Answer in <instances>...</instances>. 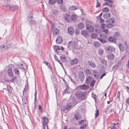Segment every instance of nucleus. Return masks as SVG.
Segmentation results:
<instances>
[{"label": "nucleus", "mask_w": 129, "mask_h": 129, "mask_svg": "<svg viewBox=\"0 0 129 129\" xmlns=\"http://www.w3.org/2000/svg\"><path fill=\"white\" fill-rule=\"evenodd\" d=\"M75 105H73L72 103H70L67 104L65 106L62 108L61 109V110L63 111L68 112Z\"/></svg>", "instance_id": "obj_1"}, {"label": "nucleus", "mask_w": 129, "mask_h": 129, "mask_svg": "<svg viewBox=\"0 0 129 129\" xmlns=\"http://www.w3.org/2000/svg\"><path fill=\"white\" fill-rule=\"evenodd\" d=\"M75 95L78 98L83 100L85 99V94L84 92L78 91L76 92Z\"/></svg>", "instance_id": "obj_2"}, {"label": "nucleus", "mask_w": 129, "mask_h": 129, "mask_svg": "<svg viewBox=\"0 0 129 129\" xmlns=\"http://www.w3.org/2000/svg\"><path fill=\"white\" fill-rule=\"evenodd\" d=\"M5 7H6L8 9H10L13 11L17 10L18 8V7L17 6H14L13 5H9L8 4L4 5Z\"/></svg>", "instance_id": "obj_3"}, {"label": "nucleus", "mask_w": 129, "mask_h": 129, "mask_svg": "<svg viewBox=\"0 0 129 129\" xmlns=\"http://www.w3.org/2000/svg\"><path fill=\"white\" fill-rule=\"evenodd\" d=\"M69 12L66 13L63 15V18L67 22H70V16Z\"/></svg>", "instance_id": "obj_4"}, {"label": "nucleus", "mask_w": 129, "mask_h": 129, "mask_svg": "<svg viewBox=\"0 0 129 129\" xmlns=\"http://www.w3.org/2000/svg\"><path fill=\"white\" fill-rule=\"evenodd\" d=\"M78 76L79 79L81 81H83L84 80L85 78V76L83 72L80 71L79 72Z\"/></svg>", "instance_id": "obj_5"}, {"label": "nucleus", "mask_w": 129, "mask_h": 129, "mask_svg": "<svg viewBox=\"0 0 129 129\" xmlns=\"http://www.w3.org/2000/svg\"><path fill=\"white\" fill-rule=\"evenodd\" d=\"M78 61L79 60L78 59L75 58L70 60V64L71 65H75L78 63Z\"/></svg>", "instance_id": "obj_6"}, {"label": "nucleus", "mask_w": 129, "mask_h": 129, "mask_svg": "<svg viewBox=\"0 0 129 129\" xmlns=\"http://www.w3.org/2000/svg\"><path fill=\"white\" fill-rule=\"evenodd\" d=\"M86 28L89 31L92 33L94 31V28L91 25L89 24H87L86 26Z\"/></svg>", "instance_id": "obj_7"}, {"label": "nucleus", "mask_w": 129, "mask_h": 129, "mask_svg": "<svg viewBox=\"0 0 129 129\" xmlns=\"http://www.w3.org/2000/svg\"><path fill=\"white\" fill-rule=\"evenodd\" d=\"M105 49L106 52H111L114 50V48L112 46H109L105 48Z\"/></svg>", "instance_id": "obj_8"}, {"label": "nucleus", "mask_w": 129, "mask_h": 129, "mask_svg": "<svg viewBox=\"0 0 129 129\" xmlns=\"http://www.w3.org/2000/svg\"><path fill=\"white\" fill-rule=\"evenodd\" d=\"M53 34L54 36H56L59 34V29L57 28H54L52 29Z\"/></svg>", "instance_id": "obj_9"}, {"label": "nucleus", "mask_w": 129, "mask_h": 129, "mask_svg": "<svg viewBox=\"0 0 129 129\" xmlns=\"http://www.w3.org/2000/svg\"><path fill=\"white\" fill-rule=\"evenodd\" d=\"M69 34L71 35H72L74 32V29L72 27H69L68 28Z\"/></svg>", "instance_id": "obj_10"}, {"label": "nucleus", "mask_w": 129, "mask_h": 129, "mask_svg": "<svg viewBox=\"0 0 129 129\" xmlns=\"http://www.w3.org/2000/svg\"><path fill=\"white\" fill-rule=\"evenodd\" d=\"M74 117L75 119H76L77 120H79L81 118V115L78 113H75L74 116Z\"/></svg>", "instance_id": "obj_11"}, {"label": "nucleus", "mask_w": 129, "mask_h": 129, "mask_svg": "<svg viewBox=\"0 0 129 129\" xmlns=\"http://www.w3.org/2000/svg\"><path fill=\"white\" fill-rule=\"evenodd\" d=\"M103 34H101L100 35V36L101 37V38H98V39L103 43H106V41L103 39V38H105V37H103Z\"/></svg>", "instance_id": "obj_12"}, {"label": "nucleus", "mask_w": 129, "mask_h": 129, "mask_svg": "<svg viewBox=\"0 0 129 129\" xmlns=\"http://www.w3.org/2000/svg\"><path fill=\"white\" fill-rule=\"evenodd\" d=\"M79 87L81 90H85L87 89L88 88V86L84 84L82 85L79 86Z\"/></svg>", "instance_id": "obj_13"}, {"label": "nucleus", "mask_w": 129, "mask_h": 129, "mask_svg": "<svg viewBox=\"0 0 129 129\" xmlns=\"http://www.w3.org/2000/svg\"><path fill=\"white\" fill-rule=\"evenodd\" d=\"M8 75L10 77H13V75L12 69L9 68L8 69Z\"/></svg>", "instance_id": "obj_14"}, {"label": "nucleus", "mask_w": 129, "mask_h": 129, "mask_svg": "<svg viewBox=\"0 0 129 129\" xmlns=\"http://www.w3.org/2000/svg\"><path fill=\"white\" fill-rule=\"evenodd\" d=\"M81 34L86 37L88 36V32L86 30H82L81 32Z\"/></svg>", "instance_id": "obj_15"}, {"label": "nucleus", "mask_w": 129, "mask_h": 129, "mask_svg": "<svg viewBox=\"0 0 129 129\" xmlns=\"http://www.w3.org/2000/svg\"><path fill=\"white\" fill-rule=\"evenodd\" d=\"M114 55L112 53L109 54H108L107 56L108 59L110 60H113L114 58Z\"/></svg>", "instance_id": "obj_16"}, {"label": "nucleus", "mask_w": 129, "mask_h": 129, "mask_svg": "<svg viewBox=\"0 0 129 129\" xmlns=\"http://www.w3.org/2000/svg\"><path fill=\"white\" fill-rule=\"evenodd\" d=\"M88 65L92 68H94L95 67V65L94 63L91 61H88L87 62Z\"/></svg>", "instance_id": "obj_17"}, {"label": "nucleus", "mask_w": 129, "mask_h": 129, "mask_svg": "<svg viewBox=\"0 0 129 129\" xmlns=\"http://www.w3.org/2000/svg\"><path fill=\"white\" fill-rule=\"evenodd\" d=\"M111 16V14L109 13H107L104 14L103 17L106 19H108L110 18Z\"/></svg>", "instance_id": "obj_18"}, {"label": "nucleus", "mask_w": 129, "mask_h": 129, "mask_svg": "<svg viewBox=\"0 0 129 129\" xmlns=\"http://www.w3.org/2000/svg\"><path fill=\"white\" fill-rule=\"evenodd\" d=\"M77 18V16L75 14H72L70 16V22L71 21H74Z\"/></svg>", "instance_id": "obj_19"}, {"label": "nucleus", "mask_w": 129, "mask_h": 129, "mask_svg": "<svg viewBox=\"0 0 129 129\" xmlns=\"http://www.w3.org/2000/svg\"><path fill=\"white\" fill-rule=\"evenodd\" d=\"M77 26L79 28L82 29L84 27V25L83 22H81L78 23Z\"/></svg>", "instance_id": "obj_20"}, {"label": "nucleus", "mask_w": 129, "mask_h": 129, "mask_svg": "<svg viewBox=\"0 0 129 129\" xmlns=\"http://www.w3.org/2000/svg\"><path fill=\"white\" fill-rule=\"evenodd\" d=\"M56 42L58 44H60L62 42V38L60 36H59L56 40Z\"/></svg>", "instance_id": "obj_21"}, {"label": "nucleus", "mask_w": 129, "mask_h": 129, "mask_svg": "<svg viewBox=\"0 0 129 129\" xmlns=\"http://www.w3.org/2000/svg\"><path fill=\"white\" fill-rule=\"evenodd\" d=\"M116 39L113 37H110L109 38L108 40L111 42L115 43L116 42Z\"/></svg>", "instance_id": "obj_22"}, {"label": "nucleus", "mask_w": 129, "mask_h": 129, "mask_svg": "<svg viewBox=\"0 0 129 129\" xmlns=\"http://www.w3.org/2000/svg\"><path fill=\"white\" fill-rule=\"evenodd\" d=\"M42 118L43 119V124H47L48 122V119L47 118L45 117H43Z\"/></svg>", "instance_id": "obj_23"}, {"label": "nucleus", "mask_w": 129, "mask_h": 129, "mask_svg": "<svg viewBox=\"0 0 129 129\" xmlns=\"http://www.w3.org/2000/svg\"><path fill=\"white\" fill-rule=\"evenodd\" d=\"M118 46L120 50L122 51H123L124 50V48L123 45L121 44H119Z\"/></svg>", "instance_id": "obj_24"}, {"label": "nucleus", "mask_w": 129, "mask_h": 129, "mask_svg": "<svg viewBox=\"0 0 129 129\" xmlns=\"http://www.w3.org/2000/svg\"><path fill=\"white\" fill-rule=\"evenodd\" d=\"M91 77H87L86 79L85 82L87 84L89 83V82L91 81Z\"/></svg>", "instance_id": "obj_25"}, {"label": "nucleus", "mask_w": 129, "mask_h": 129, "mask_svg": "<svg viewBox=\"0 0 129 129\" xmlns=\"http://www.w3.org/2000/svg\"><path fill=\"white\" fill-rule=\"evenodd\" d=\"M78 8L75 6H73L70 7L69 9V10L72 11L76 10Z\"/></svg>", "instance_id": "obj_26"}, {"label": "nucleus", "mask_w": 129, "mask_h": 129, "mask_svg": "<svg viewBox=\"0 0 129 129\" xmlns=\"http://www.w3.org/2000/svg\"><path fill=\"white\" fill-rule=\"evenodd\" d=\"M13 70L16 74L19 75V72L18 69L17 68H14L13 69Z\"/></svg>", "instance_id": "obj_27"}, {"label": "nucleus", "mask_w": 129, "mask_h": 129, "mask_svg": "<svg viewBox=\"0 0 129 129\" xmlns=\"http://www.w3.org/2000/svg\"><path fill=\"white\" fill-rule=\"evenodd\" d=\"M94 45L96 48L100 46L99 42L97 41H96L94 42Z\"/></svg>", "instance_id": "obj_28"}, {"label": "nucleus", "mask_w": 129, "mask_h": 129, "mask_svg": "<svg viewBox=\"0 0 129 129\" xmlns=\"http://www.w3.org/2000/svg\"><path fill=\"white\" fill-rule=\"evenodd\" d=\"M60 58L61 60L63 62L67 60V59L66 57V56L64 55H62L60 56Z\"/></svg>", "instance_id": "obj_29"}, {"label": "nucleus", "mask_w": 129, "mask_h": 129, "mask_svg": "<svg viewBox=\"0 0 129 129\" xmlns=\"http://www.w3.org/2000/svg\"><path fill=\"white\" fill-rule=\"evenodd\" d=\"M106 22L108 23H112L114 22V20L112 18H111L107 20Z\"/></svg>", "instance_id": "obj_30"}, {"label": "nucleus", "mask_w": 129, "mask_h": 129, "mask_svg": "<svg viewBox=\"0 0 129 129\" xmlns=\"http://www.w3.org/2000/svg\"><path fill=\"white\" fill-rule=\"evenodd\" d=\"M113 24L111 23H108L106 24V27L108 28H110L113 26Z\"/></svg>", "instance_id": "obj_31"}, {"label": "nucleus", "mask_w": 129, "mask_h": 129, "mask_svg": "<svg viewBox=\"0 0 129 129\" xmlns=\"http://www.w3.org/2000/svg\"><path fill=\"white\" fill-rule=\"evenodd\" d=\"M98 52L99 54L102 55L104 51L103 49L100 48L98 50Z\"/></svg>", "instance_id": "obj_32"}, {"label": "nucleus", "mask_w": 129, "mask_h": 129, "mask_svg": "<svg viewBox=\"0 0 129 129\" xmlns=\"http://www.w3.org/2000/svg\"><path fill=\"white\" fill-rule=\"evenodd\" d=\"M22 101L23 104L24 105L26 104L27 101V99L25 97L23 98L22 99Z\"/></svg>", "instance_id": "obj_33"}, {"label": "nucleus", "mask_w": 129, "mask_h": 129, "mask_svg": "<svg viewBox=\"0 0 129 129\" xmlns=\"http://www.w3.org/2000/svg\"><path fill=\"white\" fill-rule=\"evenodd\" d=\"M7 88L8 92L10 93H12V90L10 85H7Z\"/></svg>", "instance_id": "obj_34"}, {"label": "nucleus", "mask_w": 129, "mask_h": 129, "mask_svg": "<svg viewBox=\"0 0 129 129\" xmlns=\"http://www.w3.org/2000/svg\"><path fill=\"white\" fill-rule=\"evenodd\" d=\"M108 2H105L103 4V5L107 6L108 3H110L111 4L113 3V1H108Z\"/></svg>", "instance_id": "obj_35"}, {"label": "nucleus", "mask_w": 129, "mask_h": 129, "mask_svg": "<svg viewBox=\"0 0 129 129\" xmlns=\"http://www.w3.org/2000/svg\"><path fill=\"white\" fill-rule=\"evenodd\" d=\"M109 9L108 8L105 7L103 8V12H108L109 11Z\"/></svg>", "instance_id": "obj_36"}, {"label": "nucleus", "mask_w": 129, "mask_h": 129, "mask_svg": "<svg viewBox=\"0 0 129 129\" xmlns=\"http://www.w3.org/2000/svg\"><path fill=\"white\" fill-rule=\"evenodd\" d=\"M9 47V45H6L3 46L2 48H4V49H6V50H7Z\"/></svg>", "instance_id": "obj_37"}, {"label": "nucleus", "mask_w": 129, "mask_h": 129, "mask_svg": "<svg viewBox=\"0 0 129 129\" xmlns=\"http://www.w3.org/2000/svg\"><path fill=\"white\" fill-rule=\"evenodd\" d=\"M101 63L104 64H106V61L104 59H102L101 60Z\"/></svg>", "instance_id": "obj_38"}, {"label": "nucleus", "mask_w": 129, "mask_h": 129, "mask_svg": "<svg viewBox=\"0 0 129 129\" xmlns=\"http://www.w3.org/2000/svg\"><path fill=\"white\" fill-rule=\"evenodd\" d=\"M56 1H49V3L50 5L53 4L55 3Z\"/></svg>", "instance_id": "obj_39"}, {"label": "nucleus", "mask_w": 129, "mask_h": 129, "mask_svg": "<svg viewBox=\"0 0 129 129\" xmlns=\"http://www.w3.org/2000/svg\"><path fill=\"white\" fill-rule=\"evenodd\" d=\"M95 82V81L94 80H92V81L91 82L90 85L92 87L93 86Z\"/></svg>", "instance_id": "obj_40"}, {"label": "nucleus", "mask_w": 129, "mask_h": 129, "mask_svg": "<svg viewBox=\"0 0 129 129\" xmlns=\"http://www.w3.org/2000/svg\"><path fill=\"white\" fill-rule=\"evenodd\" d=\"M96 34L95 33L92 34L91 35V37L93 39L95 38L96 37Z\"/></svg>", "instance_id": "obj_41"}, {"label": "nucleus", "mask_w": 129, "mask_h": 129, "mask_svg": "<svg viewBox=\"0 0 129 129\" xmlns=\"http://www.w3.org/2000/svg\"><path fill=\"white\" fill-rule=\"evenodd\" d=\"M99 111L98 109L96 110L95 114V117H97L99 115Z\"/></svg>", "instance_id": "obj_42"}, {"label": "nucleus", "mask_w": 129, "mask_h": 129, "mask_svg": "<svg viewBox=\"0 0 129 129\" xmlns=\"http://www.w3.org/2000/svg\"><path fill=\"white\" fill-rule=\"evenodd\" d=\"M86 126V124H83L81 125L80 127V128L81 129H83L84 128H85Z\"/></svg>", "instance_id": "obj_43"}, {"label": "nucleus", "mask_w": 129, "mask_h": 129, "mask_svg": "<svg viewBox=\"0 0 129 129\" xmlns=\"http://www.w3.org/2000/svg\"><path fill=\"white\" fill-rule=\"evenodd\" d=\"M100 3L98 1H97L96 7L98 8L100 7Z\"/></svg>", "instance_id": "obj_44"}, {"label": "nucleus", "mask_w": 129, "mask_h": 129, "mask_svg": "<svg viewBox=\"0 0 129 129\" xmlns=\"http://www.w3.org/2000/svg\"><path fill=\"white\" fill-rule=\"evenodd\" d=\"M103 31L104 32L106 33V34H108V31L107 29H103Z\"/></svg>", "instance_id": "obj_45"}, {"label": "nucleus", "mask_w": 129, "mask_h": 129, "mask_svg": "<svg viewBox=\"0 0 129 129\" xmlns=\"http://www.w3.org/2000/svg\"><path fill=\"white\" fill-rule=\"evenodd\" d=\"M105 25H106L105 24H102L101 26V27L102 28L104 29L105 27Z\"/></svg>", "instance_id": "obj_46"}, {"label": "nucleus", "mask_w": 129, "mask_h": 129, "mask_svg": "<svg viewBox=\"0 0 129 129\" xmlns=\"http://www.w3.org/2000/svg\"><path fill=\"white\" fill-rule=\"evenodd\" d=\"M43 126L44 129H48L47 124H43Z\"/></svg>", "instance_id": "obj_47"}, {"label": "nucleus", "mask_w": 129, "mask_h": 129, "mask_svg": "<svg viewBox=\"0 0 129 129\" xmlns=\"http://www.w3.org/2000/svg\"><path fill=\"white\" fill-rule=\"evenodd\" d=\"M17 79V77H14L13 79L11 80V82H14V81Z\"/></svg>", "instance_id": "obj_48"}, {"label": "nucleus", "mask_w": 129, "mask_h": 129, "mask_svg": "<svg viewBox=\"0 0 129 129\" xmlns=\"http://www.w3.org/2000/svg\"><path fill=\"white\" fill-rule=\"evenodd\" d=\"M57 2L61 5H62L63 4V1H57Z\"/></svg>", "instance_id": "obj_49"}, {"label": "nucleus", "mask_w": 129, "mask_h": 129, "mask_svg": "<svg viewBox=\"0 0 129 129\" xmlns=\"http://www.w3.org/2000/svg\"><path fill=\"white\" fill-rule=\"evenodd\" d=\"M58 13V11L56 10H54L53 12V13L55 15L57 14Z\"/></svg>", "instance_id": "obj_50"}, {"label": "nucleus", "mask_w": 129, "mask_h": 129, "mask_svg": "<svg viewBox=\"0 0 129 129\" xmlns=\"http://www.w3.org/2000/svg\"><path fill=\"white\" fill-rule=\"evenodd\" d=\"M58 46H54V50L57 51H58Z\"/></svg>", "instance_id": "obj_51"}, {"label": "nucleus", "mask_w": 129, "mask_h": 129, "mask_svg": "<svg viewBox=\"0 0 129 129\" xmlns=\"http://www.w3.org/2000/svg\"><path fill=\"white\" fill-rule=\"evenodd\" d=\"M86 73L87 74H89L90 73V71L88 69L86 70L85 71Z\"/></svg>", "instance_id": "obj_52"}, {"label": "nucleus", "mask_w": 129, "mask_h": 129, "mask_svg": "<svg viewBox=\"0 0 129 129\" xmlns=\"http://www.w3.org/2000/svg\"><path fill=\"white\" fill-rule=\"evenodd\" d=\"M84 121V120H82L80 121L79 122V124H81L83 123Z\"/></svg>", "instance_id": "obj_53"}, {"label": "nucleus", "mask_w": 129, "mask_h": 129, "mask_svg": "<svg viewBox=\"0 0 129 129\" xmlns=\"http://www.w3.org/2000/svg\"><path fill=\"white\" fill-rule=\"evenodd\" d=\"M99 20V22L101 23H103L104 21V20L102 18H101Z\"/></svg>", "instance_id": "obj_54"}, {"label": "nucleus", "mask_w": 129, "mask_h": 129, "mask_svg": "<svg viewBox=\"0 0 129 129\" xmlns=\"http://www.w3.org/2000/svg\"><path fill=\"white\" fill-rule=\"evenodd\" d=\"M61 9L64 11H65L66 10V8L64 6H62L61 7Z\"/></svg>", "instance_id": "obj_55"}, {"label": "nucleus", "mask_w": 129, "mask_h": 129, "mask_svg": "<svg viewBox=\"0 0 129 129\" xmlns=\"http://www.w3.org/2000/svg\"><path fill=\"white\" fill-rule=\"evenodd\" d=\"M120 95V93L119 91H118L117 92V97L118 98H119Z\"/></svg>", "instance_id": "obj_56"}, {"label": "nucleus", "mask_w": 129, "mask_h": 129, "mask_svg": "<svg viewBox=\"0 0 129 129\" xmlns=\"http://www.w3.org/2000/svg\"><path fill=\"white\" fill-rule=\"evenodd\" d=\"M37 92H36L35 93V102H36V100H37Z\"/></svg>", "instance_id": "obj_57"}, {"label": "nucleus", "mask_w": 129, "mask_h": 129, "mask_svg": "<svg viewBox=\"0 0 129 129\" xmlns=\"http://www.w3.org/2000/svg\"><path fill=\"white\" fill-rule=\"evenodd\" d=\"M39 110L40 111H42V109L41 106L40 105H39Z\"/></svg>", "instance_id": "obj_58"}, {"label": "nucleus", "mask_w": 129, "mask_h": 129, "mask_svg": "<svg viewBox=\"0 0 129 129\" xmlns=\"http://www.w3.org/2000/svg\"><path fill=\"white\" fill-rule=\"evenodd\" d=\"M69 78L71 80V82H73L74 83H75V81H74V80L73 79H72L71 78V77H69Z\"/></svg>", "instance_id": "obj_59"}, {"label": "nucleus", "mask_w": 129, "mask_h": 129, "mask_svg": "<svg viewBox=\"0 0 129 129\" xmlns=\"http://www.w3.org/2000/svg\"><path fill=\"white\" fill-rule=\"evenodd\" d=\"M28 17H29V19L28 18V20L29 21L30 20V18H32V16H31V14H30L28 16Z\"/></svg>", "instance_id": "obj_60"}, {"label": "nucleus", "mask_w": 129, "mask_h": 129, "mask_svg": "<svg viewBox=\"0 0 129 129\" xmlns=\"http://www.w3.org/2000/svg\"><path fill=\"white\" fill-rule=\"evenodd\" d=\"M109 3H108L107 6L110 7V8H111L112 7V4H110Z\"/></svg>", "instance_id": "obj_61"}, {"label": "nucleus", "mask_w": 129, "mask_h": 129, "mask_svg": "<svg viewBox=\"0 0 129 129\" xmlns=\"http://www.w3.org/2000/svg\"><path fill=\"white\" fill-rule=\"evenodd\" d=\"M126 103L127 104H129V98L127 99L126 100Z\"/></svg>", "instance_id": "obj_62"}, {"label": "nucleus", "mask_w": 129, "mask_h": 129, "mask_svg": "<svg viewBox=\"0 0 129 129\" xmlns=\"http://www.w3.org/2000/svg\"><path fill=\"white\" fill-rule=\"evenodd\" d=\"M54 58H55V59L56 60V61L57 60H58L57 58V56L55 55H54Z\"/></svg>", "instance_id": "obj_63"}, {"label": "nucleus", "mask_w": 129, "mask_h": 129, "mask_svg": "<svg viewBox=\"0 0 129 129\" xmlns=\"http://www.w3.org/2000/svg\"><path fill=\"white\" fill-rule=\"evenodd\" d=\"M111 129H115V127L114 126H113L111 127Z\"/></svg>", "instance_id": "obj_64"}]
</instances>
